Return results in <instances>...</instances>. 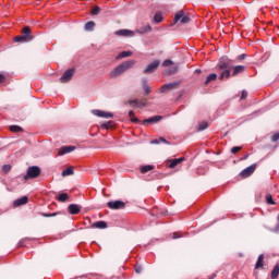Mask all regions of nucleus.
<instances>
[{
    "label": "nucleus",
    "instance_id": "1",
    "mask_svg": "<svg viewBox=\"0 0 279 279\" xmlns=\"http://www.w3.org/2000/svg\"><path fill=\"white\" fill-rule=\"evenodd\" d=\"M134 64H136V60L124 61L123 63L118 65L113 71H111L110 77H119V75H123L125 71L134 69Z\"/></svg>",
    "mask_w": 279,
    "mask_h": 279
},
{
    "label": "nucleus",
    "instance_id": "2",
    "mask_svg": "<svg viewBox=\"0 0 279 279\" xmlns=\"http://www.w3.org/2000/svg\"><path fill=\"white\" fill-rule=\"evenodd\" d=\"M32 29H29V26H25L22 29V35L21 36H15L14 37V43H29L32 40Z\"/></svg>",
    "mask_w": 279,
    "mask_h": 279
},
{
    "label": "nucleus",
    "instance_id": "3",
    "mask_svg": "<svg viewBox=\"0 0 279 279\" xmlns=\"http://www.w3.org/2000/svg\"><path fill=\"white\" fill-rule=\"evenodd\" d=\"M179 21L182 25H186V23L191 22V17L186 15V13H184L183 10H181L177 12L174 15V20H173L174 25L178 24Z\"/></svg>",
    "mask_w": 279,
    "mask_h": 279
},
{
    "label": "nucleus",
    "instance_id": "4",
    "mask_svg": "<svg viewBox=\"0 0 279 279\" xmlns=\"http://www.w3.org/2000/svg\"><path fill=\"white\" fill-rule=\"evenodd\" d=\"M184 157H181V158H174V159H168L166 161V166L169 168V169H175V167H182V162H184Z\"/></svg>",
    "mask_w": 279,
    "mask_h": 279
},
{
    "label": "nucleus",
    "instance_id": "5",
    "mask_svg": "<svg viewBox=\"0 0 279 279\" xmlns=\"http://www.w3.org/2000/svg\"><path fill=\"white\" fill-rule=\"evenodd\" d=\"M107 206L111 210H123V208H125V203L123 201H114L107 203Z\"/></svg>",
    "mask_w": 279,
    "mask_h": 279
},
{
    "label": "nucleus",
    "instance_id": "6",
    "mask_svg": "<svg viewBox=\"0 0 279 279\" xmlns=\"http://www.w3.org/2000/svg\"><path fill=\"white\" fill-rule=\"evenodd\" d=\"M74 73H75L74 69H69L68 71H65L63 73V75L60 77V83L61 84H66V82H71V80L73 78Z\"/></svg>",
    "mask_w": 279,
    "mask_h": 279
},
{
    "label": "nucleus",
    "instance_id": "7",
    "mask_svg": "<svg viewBox=\"0 0 279 279\" xmlns=\"http://www.w3.org/2000/svg\"><path fill=\"white\" fill-rule=\"evenodd\" d=\"M218 69L220 71H226V70H230L232 69V61H230V59H221L219 62H218Z\"/></svg>",
    "mask_w": 279,
    "mask_h": 279
},
{
    "label": "nucleus",
    "instance_id": "8",
    "mask_svg": "<svg viewBox=\"0 0 279 279\" xmlns=\"http://www.w3.org/2000/svg\"><path fill=\"white\" fill-rule=\"evenodd\" d=\"M129 106H132V108H145V106H147V99L129 100Z\"/></svg>",
    "mask_w": 279,
    "mask_h": 279
},
{
    "label": "nucleus",
    "instance_id": "9",
    "mask_svg": "<svg viewBox=\"0 0 279 279\" xmlns=\"http://www.w3.org/2000/svg\"><path fill=\"white\" fill-rule=\"evenodd\" d=\"M158 66H160V61L155 60L153 63L148 64V66L144 70V73L145 74L154 73V71H156V69H158Z\"/></svg>",
    "mask_w": 279,
    "mask_h": 279
},
{
    "label": "nucleus",
    "instance_id": "10",
    "mask_svg": "<svg viewBox=\"0 0 279 279\" xmlns=\"http://www.w3.org/2000/svg\"><path fill=\"white\" fill-rule=\"evenodd\" d=\"M93 114H95L96 117H100L102 119H112L113 114L110 112H106L99 109H95L93 110Z\"/></svg>",
    "mask_w": 279,
    "mask_h": 279
},
{
    "label": "nucleus",
    "instance_id": "11",
    "mask_svg": "<svg viewBox=\"0 0 279 279\" xmlns=\"http://www.w3.org/2000/svg\"><path fill=\"white\" fill-rule=\"evenodd\" d=\"M27 202H29V198L27 196H22L13 202V206L14 208H19V206H25Z\"/></svg>",
    "mask_w": 279,
    "mask_h": 279
},
{
    "label": "nucleus",
    "instance_id": "12",
    "mask_svg": "<svg viewBox=\"0 0 279 279\" xmlns=\"http://www.w3.org/2000/svg\"><path fill=\"white\" fill-rule=\"evenodd\" d=\"M68 210L70 215H80V213L82 211V207L76 204H71L69 205Z\"/></svg>",
    "mask_w": 279,
    "mask_h": 279
},
{
    "label": "nucleus",
    "instance_id": "13",
    "mask_svg": "<svg viewBox=\"0 0 279 279\" xmlns=\"http://www.w3.org/2000/svg\"><path fill=\"white\" fill-rule=\"evenodd\" d=\"M92 228L98 229V230H106L108 228V222L104 220L96 221L92 225Z\"/></svg>",
    "mask_w": 279,
    "mask_h": 279
},
{
    "label": "nucleus",
    "instance_id": "14",
    "mask_svg": "<svg viewBox=\"0 0 279 279\" xmlns=\"http://www.w3.org/2000/svg\"><path fill=\"white\" fill-rule=\"evenodd\" d=\"M75 151V146H63L59 149V156H64V154H71Z\"/></svg>",
    "mask_w": 279,
    "mask_h": 279
},
{
    "label": "nucleus",
    "instance_id": "15",
    "mask_svg": "<svg viewBox=\"0 0 279 279\" xmlns=\"http://www.w3.org/2000/svg\"><path fill=\"white\" fill-rule=\"evenodd\" d=\"M177 87H178V83H170L161 86L159 90L160 93H167V90H173V88H177Z\"/></svg>",
    "mask_w": 279,
    "mask_h": 279
},
{
    "label": "nucleus",
    "instance_id": "16",
    "mask_svg": "<svg viewBox=\"0 0 279 279\" xmlns=\"http://www.w3.org/2000/svg\"><path fill=\"white\" fill-rule=\"evenodd\" d=\"M26 175H40V168L37 166L29 167Z\"/></svg>",
    "mask_w": 279,
    "mask_h": 279
},
{
    "label": "nucleus",
    "instance_id": "17",
    "mask_svg": "<svg viewBox=\"0 0 279 279\" xmlns=\"http://www.w3.org/2000/svg\"><path fill=\"white\" fill-rule=\"evenodd\" d=\"M245 72V65H235L233 68V72H232V77H236V75H240V73H244Z\"/></svg>",
    "mask_w": 279,
    "mask_h": 279
},
{
    "label": "nucleus",
    "instance_id": "18",
    "mask_svg": "<svg viewBox=\"0 0 279 279\" xmlns=\"http://www.w3.org/2000/svg\"><path fill=\"white\" fill-rule=\"evenodd\" d=\"M254 171H256V165H252L247 168H245L240 175H252V173H254Z\"/></svg>",
    "mask_w": 279,
    "mask_h": 279
},
{
    "label": "nucleus",
    "instance_id": "19",
    "mask_svg": "<svg viewBox=\"0 0 279 279\" xmlns=\"http://www.w3.org/2000/svg\"><path fill=\"white\" fill-rule=\"evenodd\" d=\"M264 265H265V255L260 254L255 264V269H263Z\"/></svg>",
    "mask_w": 279,
    "mask_h": 279
},
{
    "label": "nucleus",
    "instance_id": "20",
    "mask_svg": "<svg viewBox=\"0 0 279 279\" xmlns=\"http://www.w3.org/2000/svg\"><path fill=\"white\" fill-rule=\"evenodd\" d=\"M116 36H134V32L129 29H120L116 32Z\"/></svg>",
    "mask_w": 279,
    "mask_h": 279
},
{
    "label": "nucleus",
    "instance_id": "21",
    "mask_svg": "<svg viewBox=\"0 0 279 279\" xmlns=\"http://www.w3.org/2000/svg\"><path fill=\"white\" fill-rule=\"evenodd\" d=\"M158 121H162L161 116H155V117L148 118L144 120V123H158Z\"/></svg>",
    "mask_w": 279,
    "mask_h": 279
},
{
    "label": "nucleus",
    "instance_id": "22",
    "mask_svg": "<svg viewBox=\"0 0 279 279\" xmlns=\"http://www.w3.org/2000/svg\"><path fill=\"white\" fill-rule=\"evenodd\" d=\"M73 173H75V168L70 166L62 171L61 175H73Z\"/></svg>",
    "mask_w": 279,
    "mask_h": 279
},
{
    "label": "nucleus",
    "instance_id": "23",
    "mask_svg": "<svg viewBox=\"0 0 279 279\" xmlns=\"http://www.w3.org/2000/svg\"><path fill=\"white\" fill-rule=\"evenodd\" d=\"M132 51H122V52H120L118 56H117V60H121V59H123V58H130V57H132Z\"/></svg>",
    "mask_w": 279,
    "mask_h": 279
},
{
    "label": "nucleus",
    "instance_id": "24",
    "mask_svg": "<svg viewBox=\"0 0 279 279\" xmlns=\"http://www.w3.org/2000/svg\"><path fill=\"white\" fill-rule=\"evenodd\" d=\"M143 90L145 95H149L151 93V87L147 84V80H143Z\"/></svg>",
    "mask_w": 279,
    "mask_h": 279
},
{
    "label": "nucleus",
    "instance_id": "25",
    "mask_svg": "<svg viewBox=\"0 0 279 279\" xmlns=\"http://www.w3.org/2000/svg\"><path fill=\"white\" fill-rule=\"evenodd\" d=\"M57 202H61V203H64V202H68L69 199V194L66 193H61L59 194L57 197H56Z\"/></svg>",
    "mask_w": 279,
    "mask_h": 279
},
{
    "label": "nucleus",
    "instance_id": "26",
    "mask_svg": "<svg viewBox=\"0 0 279 279\" xmlns=\"http://www.w3.org/2000/svg\"><path fill=\"white\" fill-rule=\"evenodd\" d=\"M147 32H151V26L149 24L137 29L138 34H147Z\"/></svg>",
    "mask_w": 279,
    "mask_h": 279
},
{
    "label": "nucleus",
    "instance_id": "27",
    "mask_svg": "<svg viewBox=\"0 0 279 279\" xmlns=\"http://www.w3.org/2000/svg\"><path fill=\"white\" fill-rule=\"evenodd\" d=\"M231 75L230 70H225L220 75H219V80L223 81V80H228Z\"/></svg>",
    "mask_w": 279,
    "mask_h": 279
},
{
    "label": "nucleus",
    "instance_id": "28",
    "mask_svg": "<svg viewBox=\"0 0 279 279\" xmlns=\"http://www.w3.org/2000/svg\"><path fill=\"white\" fill-rule=\"evenodd\" d=\"M148 171H154V166L147 165V166H143L141 168V173H143V174L148 173Z\"/></svg>",
    "mask_w": 279,
    "mask_h": 279
},
{
    "label": "nucleus",
    "instance_id": "29",
    "mask_svg": "<svg viewBox=\"0 0 279 279\" xmlns=\"http://www.w3.org/2000/svg\"><path fill=\"white\" fill-rule=\"evenodd\" d=\"M215 80H217V74L215 73L209 74L205 81V85L210 84V82H215Z\"/></svg>",
    "mask_w": 279,
    "mask_h": 279
},
{
    "label": "nucleus",
    "instance_id": "30",
    "mask_svg": "<svg viewBox=\"0 0 279 279\" xmlns=\"http://www.w3.org/2000/svg\"><path fill=\"white\" fill-rule=\"evenodd\" d=\"M95 29V22L90 21L85 24V31L86 32H93Z\"/></svg>",
    "mask_w": 279,
    "mask_h": 279
},
{
    "label": "nucleus",
    "instance_id": "31",
    "mask_svg": "<svg viewBox=\"0 0 279 279\" xmlns=\"http://www.w3.org/2000/svg\"><path fill=\"white\" fill-rule=\"evenodd\" d=\"M279 275V264H277L271 271V279H277Z\"/></svg>",
    "mask_w": 279,
    "mask_h": 279
},
{
    "label": "nucleus",
    "instance_id": "32",
    "mask_svg": "<svg viewBox=\"0 0 279 279\" xmlns=\"http://www.w3.org/2000/svg\"><path fill=\"white\" fill-rule=\"evenodd\" d=\"M266 202L267 204H269L270 206H276V202L274 201V197L271 196V194H268L266 196Z\"/></svg>",
    "mask_w": 279,
    "mask_h": 279
},
{
    "label": "nucleus",
    "instance_id": "33",
    "mask_svg": "<svg viewBox=\"0 0 279 279\" xmlns=\"http://www.w3.org/2000/svg\"><path fill=\"white\" fill-rule=\"evenodd\" d=\"M162 13H156L154 16L155 23H162Z\"/></svg>",
    "mask_w": 279,
    "mask_h": 279
},
{
    "label": "nucleus",
    "instance_id": "34",
    "mask_svg": "<svg viewBox=\"0 0 279 279\" xmlns=\"http://www.w3.org/2000/svg\"><path fill=\"white\" fill-rule=\"evenodd\" d=\"M129 117H130L132 123H138V119L136 117H134V112L132 110L129 111Z\"/></svg>",
    "mask_w": 279,
    "mask_h": 279
},
{
    "label": "nucleus",
    "instance_id": "35",
    "mask_svg": "<svg viewBox=\"0 0 279 279\" xmlns=\"http://www.w3.org/2000/svg\"><path fill=\"white\" fill-rule=\"evenodd\" d=\"M10 131L11 132H23V129L19 125H11Z\"/></svg>",
    "mask_w": 279,
    "mask_h": 279
},
{
    "label": "nucleus",
    "instance_id": "36",
    "mask_svg": "<svg viewBox=\"0 0 279 279\" xmlns=\"http://www.w3.org/2000/svg\"><path fill=\"white\" fill-rule=\"evenodd\" d=\"M208 128V122H202L198 124L199 132L206 130Z\"/></svg>",
    "mask_w": 279,
    "mask_h": 279
},
{
    "label": "nucleus",
    "instance_id": "37",
    "mask_svg": "<svg viewBox=\"0 0 279 279\" xmlns=\"http://www.w3.org/2000/svg\"><path fill=\"white\" fill-rule=\"evenodd\" d=\"M11 170H12V166L11 165L2 166L3 173H10Z\"/></svg>",
    "mask_w": 279,
    "mask_h": 279
},
{
    "label": "nucleus",
    "instance_id": "38",
    "mask_svg": "<svg viewBox=\"0 0 279 279\" xmlns=\"http://www.w3.org/2000/svg\"><path fill=\"white\" fill-rule=\"evenodd\" d=\"M41 217H58L60 213H52V214H47V213H41Z\"/></svg>",
    "mask_w": 279,
    "mask_h": 279
},
{
    "label": "nucleus",
    "instance_id": "39",
    "mask_svg": "<svg viewBox=\"0 0 279 279\" xmlns=\"http://www.w3.org/2000/svg\"><path fill=\"white\" fill-rule=\"evenodd\" d=\"M34 178H37L36 175H24L22 177V182H27V180H34Z\"/></svg>",
    "mask_w": 279,
    "mask_h": 279
},
{
    "label": "nucleus",
    "instance_id": "40",
    "mask_svg": "<svg viewBox=\"0 0 279 279\" xmlns=\"http://www.w3.org/2000/svg\"><path fill=\"white\" fill-rule=\"evenodd\" d=\"M99 12H100L99 7H96V8H93V9H92V14H93V16H97V14H99Z\"/></svg>",
    "mask_w": 279,
    "mask_h": 279
},
{
    "label": "nucleus",
    "instance_id": "41",
    "mask_svg": "<svg viewBox=\"0 0 279 279\" xmlns=\"http://www.w3.org/2000/svg\"><path fill=\"white\" fill-rule=\"evenodd\" d=\"M173 64V61L167 59L162 62V66H171Z\"/></svg>",
    "mask_w": 279,
    "mask_h": 279
},
{
    "label": "nucleus",
    "instance_id": "42",
    "mask_svg": "<svg viewBox=\"0 0 279 279\" xmlns=\"http://www.w3.org/2000/svg\"><path fill=\"white\" fill-rule=\"evenodd\" d=\"M241 149L240 146H234L231 148V154H239V150Z\"/></svg>",
    "mask_w": 279,
    "mask_h": 279
},
{
    "label": "nucleus",
    "instance_id": "43",
    "mask_svg": "<svg viewBox=\"0 0 279 279\" xmlns=\"http://www.w3.org/2000/svg\"><path fill=\"white\" fill-rule=\"evenodd\" d=\"M271 141H272V143L278 142L279 141V133L274 134L272 137H271Z\"/></svg>",
    "mask_w": 279,
    "mask_h": 279
},
{
    "label": "nucleus",
    "instance_id": "44",
    "mask_svg": "<svg viewBox=\"0 0 279 279\" xmlns=\"http://www.w3.org/2000/svg\"><path fill=\"white\" fill-rule=\"evenodd\" d=\"M241 99H247V90H242Z\"/></svg>",
    "mask_w": 279,
    "mask_h": 279
},
{
    "label": "nucleus",
    "instance_id": "45",
    "mask_svg": "<svg viewBox=\"0 0 279 279\" xmlns=\"http://www.w3.org/2000/svg\"><path fill=\"white\" fill-rule=\"evenodd\" d=\"M141 271H143V267L135 266V274H141Z\"/></svg>",
    "mask_w": 279,
    "mask_h": 279
},
{
    "label": "nucleus",
    "instance_id": "46",
    "mask_svg": "<svg viewBox=\"0 0 279 279\" xmlns=\"http://www.w3.org/2000/svg\"><path fill=\"white\" fill-rule=\"evenodd\" d=\"M5 82V75L0 74V84H4Z\"/></svg>",
    "mask_w": 279,
    "mask_h": 279
},
{
    "label": "nucleus",
    "instance_id": "47",
    "mask_svg": "<svg viewBox=\"0 0 279 279\" xmlns=\"http://www.w3.org/2000/svg\"><path fill=\"white\" fill-rule=\"evenodd\" d=\"M150 143L151 145H158L160 144V140H153Z\"/></svg>",
    "mask_w": 279,
    "mask_h": 279
},
{
    "label": "nucleus",
    "instance_id": "48",
    "mask_svg": "<svg viewBox=\"0 0 279 279\" xmlns=\"http://www.w3.org/2000/svg\"><path fill=\"white\" fill-rule=\"evenodd\" d=\"M245 58H246V54L243 53V54H240V56L238 57V60H245Z\"/></svg>",
    "mask_w": 279,
    "mask_h": 279
},
{
    "label": "nucleus",
    "instance_id": "49",
    "mask_svg": "<svg viewBox=\"0 0 279 279\" xmlns=\"http://www.w3.org/2000/svg\"><path fill=\"white\" fill-rule=\"evenodd\" d=\"M159 143H167V140H165L163 137H159Z\"/></svg>",
    "mask_w": 279,
    "mask_h": 279
},
{
    "label": "nucleus",
    "instance_id": "50",
    "mask_svg": "<svg viewBox=\"0 0 279 279\" xmlns=\"http://www.w3.org/2000/svg\"><path fill=\"white\" fill-rule=\"evenodd\" d=\"M172 239H180V235H178V233H173Z\"/></svg>",
    "mask_w": 279,
    "mask_h": 279
},
{
    "label": "nucleus",
    "instance_id": "51",
    "mask_svg": "<svg viewBox=\"0 0 279 279\" xmlns=\"http://www.w3.org/2000/svg\"><path fill=\"white\" fill-rule=\"evenodd\" d=\"M196 73H202V70H196Z\"/></svg>",
    "mask_w": 279,
    "mask_h": 279
}]
</instances>
